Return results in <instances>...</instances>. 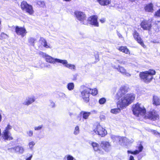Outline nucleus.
<instances>
[{
  "label": "nucleus",
  "instance_id": "f257e3e1",
  "mask_svg": "<svg viewBox=\"0 0 160 160\" xmlns=\"http://www.w3.org/2000/svg\"><path fill=\"white\" fill-rule=\"evenodd\" d=\"M135 95L133 93L127 94L118 102V106L123 108L128 105L134 100Z\"/></svg>",
  "mask_w": 160,
  "mask_h": 160
},
{
  "label": "nucleus",
  "instance_id": "f03ea898",
  "mask_svg": "<svg viewBox=\"0 0 160 160\" xmlns=\"http://www.w3.org/2000/svg\"><path fill=\"white\" fill-rule=\"evenodd\" d=\"M154 70L150 69L148 71L141 72L140 73V77L141 80L146 83L150 82L153 78L152 75L155 74Z\"/></svg>",
  "mask_w": 160,
  "mask_h": 160
},
{
  "label": "nucleus",
  "instance_id": "7ed1b4c3",
  "mask_svg": "<svg viewBox=\"0 0 160 160\" xmlns=\"http://www.w3.org/2000/svg\"><path fill=\"white\" fill-rule=\"evenodd\" d=\"M132 111L133 114L136 116H138L139 114L144 115L146 112V110L143 106L138 103L133 105Z\"/></svg>",
  "mask_w": 160,
  "mask_h": 160
},
{
  "label": "nucleus",
  "instance_id": "20e7f679",
  "mask_svg": "<svg viewBox=\"0 0 160 160\" xmlns=\"http://www.w3.org/2000/svg\"><path fill=\"white\" fill-rule=\"evenodd\" d=\"M21 7L23 11H25L30 15H32L34 13L32 6L28 4L26 1H23L22 2Z\"/></svg>",
  "mask_w": 160,
  "mask_h": 160
},
{
  "label": "nucleus",
  "instance_id": "39448f33",
  "mask_svg": "<svg viewBox=\"0 0 160 160\" xmlns=\"http://www.w3.org/2000/svg\"><path fill=\"white\" fill-rule=\"evenodd\" d=\"M12 128L11 126L8 124L3 132L2 137L5 140H10L13 139V138L11 136V134L10 132V130Z\"/></svg>",
  "mask_w": 160,
  "mask_h": 160
},
{
  "label": "nucleus",
  "instance_id": "423d86ee",
  "mask_svg": "<svg viewBox=\"0 0 160 160\" xmlns=\"http://www.w3.org/2000/svg\"><path fill=\"white\" fill-rule=\"evenodd\" d=\"M74 13L77 19L80 21L83 24L86 25L87 24L86 16L84 12L77 11L75 12Z\"/></svg>",
  "mask_w": 160,
  "mask_h": 160
},
{
  "label": "nucleus",
  "instance_id": "0eeeda50",
  "mask_svg": "<svg viewBox=\"0 0 160 160\" xmlns=\"http://www.w3.org/2000/svg\"><path fill=\"white\" fill-rule=\"evenodd\" d=\"M111 138L113 142H118L119 144L121 145H125V141L128 140V138L126 137H121L114 135H112L111 136Z\"/></svg>",
  "mask_w": 160,
  "mask_h": 160
},
{
  "label": "nucleus",
  "instance_id": "6e6552de",
  "mask_svg": "<svg viewBox=\"0 0 160 160\" xmlns=\"http://www.w3.org/2000/svg\"><path fill=\"white\" fill-rule=\"evenodd\" d=\"M91 90V88H86L81 92V97L86 102L89 101V94L91 93L90 91Z\"/></svg>",
  "mask_w": 160,
  "mask_h": 160
},
{
  "label": "nucleus",
  "instance_id": "1a4fd4ad",
  "mask_svg": "<svg viewBox=\"0 0 160 160\" xmlns=\"http://www.w3.org/2000/svg\"><path fill=\"white\" fill-rule=\"evenodd\" d=\"M93 132L96 134L101 137H103L107 134L106 130L99 125H97L96 128L94 130Z\"/></svg>",
  "mask_w": 160,
  "mask_h": 160
},
{
  "label": "nucleus",
  "instance_id": "9d476101",
  "mask_svg": "<svg viewBox=\"0 0 160 160\" xmlns=\"http://www.w3.org/2000/svg\"><path fill=\"white\" fill-rule=\"evenodd\" d=\"M128 87L123 86L121 87L116 95V98L119 99L128 92Z\"/></svg>",
  "mask_w": 160,
  "mask_h": 160
},
{
  "label": "nucleus",
  "instance_id": "9b49d317",
  "mask_svg": "<svg viewBox=\"0 0 160 160\" xmlns=\"http://www.w3.org/2000/svg\"><path fill=\"white\" fill-rule=\"evenodd\" d=\"M90 144L92 146L94 151L98 153L102 154L104 153L103 151L100 148L99 144L96 142L92 141H89Z\"/></svg>",
  "mask_w": 160,
  "mask_h": 160
},
{
  "label": "nucleus",
  "instance_id": "f8f14e48",
  "mask_svg": "<svg viewBox=\"0 0 160 160\" xmlns=\"http://www.w3.org/2000/svg\"><path fill=\"white\" fill-rule=\"evenodd\" d=\"M15 31L18 35H21L22 38L25 36L27 33V32L24 28L19 27L18 26L15 27Z\"/></svg>",
  "mask_w": 160,
  "mask_h": 160
},
{
  "label": "nucleus",
  "instance_id": "ddd939ff",
  "mask_svg": "<svg viewBox=\"0 0 160 160\" xmlns=\"http://www.w3.org/2000/svg\"><path fill=\"white\" fill-rule=\"evenodd\" d=\"M98 18L97 16L93 15L88 18V21L91 25L95 27H98L99 24L98 22Z\"/></svg>",
  "mask_w": 160,
  "mask_h": 160
},
{
  "label": "nucleus",
  "instance_id": "4468645a",
  "mask_svg": "<svg viewBox=\"0 0 160 160\" xmlns=\"http://www.w3.org/2000/svg\"><path fill=\"white\" fill-rule=\"evenodd\" d=\"M8 150L10 152H12L13 151L16 153L20 154H22L24 151L23 147L20 145H18L13 148H8Z\"/></svg>",
  "mask_w": 160,
  "mask_h": 160
},
{
  "label": "nucleus",
  "instance_id": "2eb2a0df",
  "mask_svg": "<svg viewBox=\"0 0 160 160\" xmlns=\"http://www.w3.org/2000/svg\"><path fill=\"white\" fill-rule=\"evenodd\" d=\"M132 34L135 39L142 46L144 47V45L143 41L139 35V33L136 30H134Z\"/></svg>",
  "mask_w": 160,
  "mask_h": 160
},
{
  "label": "nucleus",
  "instance_id": "dca6fc26",
  "mask_svg": "<svg viewBox=\"0 0 160 160\" xmlns=\"http://www.w3.org/2000/svg\"><path fill=\"white\" fill-rule=\"evenodd\" d=\"M60 63L62 64L64 67L70 69L72 71H75L76 70L75 66L74 64L68 63L67 60H62Z\"/></svg>",
  "mask_w": 160,
  "mask_h": 160
},
{
  "label": "nucleus",
  "instance_id": "f3484780",
  "mask_svg": "<svg viewBox=\"0 0 160 160\" xmlns=\"http://www.w3.org/2000/svg\"><path fill=\"white\" fill-rule=\"evenodd\" d=\"M102 148L106 152H109L111 149V147L110 143L106 141H102L100 144Z\"/></svg>",
  "mask_w": 160,
  "mask_h": 160
},
{
  "label": "nucleus",
  "instance_id": "a211bd4d",
  "mask_svg": "<svg viewBox=\"0 0 160 160\" xmlns=\"http://www.w3.org/2000/svg\"><path fill=\"white\" fill-rule=\"evenodd\" d=\"M112 67L113 68L117 69L118 71L119 72L122 74L125 75L128 77H130L131 76V75L126 70L122 67L120 66V65H118L117 67L115 65H112Z\"/></svg>",
  "mask_w": 160,
  "mask_h": 160
},
{
  "label": "nucleus",
  "instance_id": "6ab92c4d",
  "mask_svg": "<svg viewBox=\"0 0 160 160\" xmlns=\"http://www.w3.org/2000/svg\"><path fill=\"white\" fill-rule=\"evenodd\" d=\"M141 27L144 30H149L151 27V23L146 20L142 21L141 23Z\"/></svg>",
  "mask_w": 160,
  "mask_h": 160
},
{
  "label": "nucleus",
  "instance_id": "aec40b11",
  "mask_svg": "<svg viewBox=\"0 0 160 160\" xmlns=\"http://www.w3.org/2000/svg\"><path fill=\"white\" fill-rule=\"evenodd\" d=\"M45 58L47 62L52 63H54L55 62L60 63L61 60L59 59L54 58L48 54Z\"/></svg>",
  "mask_w": 160,
  "mask_h": 160
},
{
  "label": "nucleus",
  "instance_id": "412c9836",
  "mask_svg": "<svg viewBox=\"0 0 160 160\" xmlns=\"http://www.w3.org/2000/svg\"><path fill=\"white\" fill-rule=\"evenodd\" d=\"M148 117L151 120H155L158 118V115L154 110H153L148 113Z\"/></svg>",
  "mask_w": 160,
  "mask_h": 160
},
{
  "label": "nucleus",
  "instance_id": "4be33fe9",
  "mask_svg": "<svg viewBox=\"0 0 160 160\" xmlns=\"http://www.w3.org/2000/svg\"><path fill=\"white\" fill-rule=\"evenodd\" d=\"M137 148L138 150H136L134 151L128 150L127 151L128 153H131L133 155H137L142 151L143 149V146L141 144H140L137 147Z\"/></svg>",
  "mask_w": 160,
  "mask_h": 160
},
{
  "label": "nucleus",
  "instance_id": "5701e85b",
  "mask_svg": "<svg viewBox=\"0 0 160 160\" xmlns=\"http://www.w3.org/2000/svg\"><path fill=\"white\" fill-rule=\"evenodd\" d=\"M35 101V97L34 96H31L27 98L23 102V104L25 105L28 106Z\"/></svg>",
  "mask_w": 160,
  "mask_h": 160
},
{
  "label": "nucleus",
  "instance_id": "b1692460",
  "mask_svg": "<svg viewBox=\"0 0 160 160\" xmlns=\"http://www.w3.org/2000/svg\"><path fill=\"white\" fill-rule=\"evenodd\" d=\"M153 5L151 3L146 5L144 7L145 10L148 12H153Z\"/></svg>",
  "mask_w": 160,
  "mask_h": 160
},
{
  "label": "nucleus",
  "instance_id": "393cba45",
  "mask_svg": "<svg viewBox=\"0 0 160 160\" xmlns=\"http://www.w3.org/2000/svg\"><path fill=\"white\" fill-rule=\"evenodd\" d=\"M97 1L102 6H107L111 3V0H97Z\"/></svg>",
  "mask_w": 160,
  "mask_h": 160
},
{
  "label": "nucleus",
  "instance_id": "a878e982",
  "mask_svg": "<svg viewBox=\"0 0 160 160\" xmlns=\"http://www.w3.org/2000/svg\"><path fill=\"white\" fill-rule=\"evenodd\" d=\"M40 41L41 42V44L45 47L47 48H51L49 45L47 44V42L44 38L41 37L40 39Z\"/></svg>",
  "mask_w": 160,
  "mask_h": 160
},
{
  "label": "nucleus",
  "instance_id": "bb28decb",
  "mask_svg": "<svg viewBox=\"0 0 160 160\" xmlns=\"http://www.w3.org/2000/svg\"><path fill=\"white\" fill-rule=\"evenodd\" d=\"M91 112L85 111H82L80 113V115L82 116L84 119H86L88 118L89 116L90 115Z\"/></svg>",
  "mask_w": 160,
  "mask_h": 160
},
{
  "label": "nucleus",
  "instance_id": "cd10ccee",
  "mask_svg": "<svg viewBox=\"0 0 160 160\" xmlns=\"http://www.w3.org/2000/svg\"><path fill=\"white\" fill-rule=\"evenodd\" d=\"M118 50L127 54H130V52L128 49L126 47L121 46L118 48Z\"/></svg>",
  "mask_w": 160,
  "mask_h": 160
},
{
  "label": "nucleus",
  "instance_id": "c85d7f7f",
  "mask_svg": "<svg viewBox=\"0 0 160 160\" xmlns=\"http://www.w3.org/2000/svg\"><path fill=\"white\" fill-rule=\"evenodd\" d=\"M118 108L112 109L111 110L110 112L113 114H117L119 113L121 110L120 108L122 109L123 108H121L118 106V102L117 103Z\"/></svg>",
  "mask_w": 160,
  "mask_h": 160
},
{
  "label": "nucleus",
  "instance_id": "c756f323",
  "mask_svg": "<svg viewBox=\"0 0 160 160\" xmlns=\"http://www.w3.org/2000/svg\"><path fill=\"white\" fill-rule=\"evenodd\" d=\"M153 103L156 105H160V99L157 96H153Z\"/></svg>",
  "mask_w": 160,
  "mask_h": 160
},
{
  "label": "nucleus",
  "instance_id": "7c9ffc66",
  "mask_svg": "<svg viewBox=\"0 0 160 160\" xmlns=\"http://www.w3.org/2000/svg\"><path fill=\"white\" fill-rule=\"evenodd\" d=\"M74 87V84L73 82H69L67 85V88L69 91L73 90Z\"/></svg>",
  "mask_w": 160,
  "mask_h": 160
},
{
  "label": "nucleus",
  "instance_id": "2f4dec72",
  "mask_svg": "<svg viewBox=\"0 0 160 160\" xmlns=\"http://www.w3.org/2000/svg\"><path fill=\"white\" fill-rule=\"evenodd\" d=\"M36 39L34 38L30 37L28 40V42L30 45L34 46V43Z\"/></svg>",
  "mask_w": 160,
  "mask_h": 160
},
{
  "label": "nucleus",
  "instance_id": "473e14b6",
  "mask_svg": "<svg viewBox=\"0 0 160 160\" xmlns=\"http://www.w3.org/2000/svg\"><path fill=\"white\" fill-rule=\"evenodd\" d=\"M63 160H76L72 156L68 155L65 156Z\"/></svg>",
  "mask_w": 160,
  "mask_h": 160
},
{
  "label": "nucleus",
  "instance_id": "72a5a7b5",
  "mask_svg": "<svg viewBox=\"0 0 160 160\" xmlns=\"http://www.w3.org/2000/svg\"><path fill=\"white\" fill-rule=\"evenodd\" d=\"M80 132V129L78 126H77L75 128L73 133L75 135H78Z\"/></svg>",
  "mask_w": 160,
  "mask_h": 160
},
{
  "label": "nucleus",
  "instance_id": "f704fd0d",
  "mask_svg": "<svg viewBox=\"0 0 160 160\" xmlns=\"http://www.w3.org/2000/svg\"><path fill=\"white\" fill-rule=\"evenodd\" d=\"M106 102V99L104 98H100L98 101V102L100 104H103L105 103Z\"/></svg>",
  "mask_w": 160,
  "mask_h": 160
},
{
  "label": "nucleus",
  "instance_id": "c9c22d12",
  "mask_svg": "<svg viewBox=\"0 0 160 160\" xmlns=\"http://www.w3.org/2000/svg\"><path fill=\"white\" fill-rule=\"evenodd\" d=\"M91 94L93 96H95L98 94V91L96 88L91 89Z\"/></svg>",
  "mask_w": 160,
  "mask_h": 160
},
{
  "label": "nucleus",
  "instance_id": "e433bc0d",
  "mask_svg": "<svg viewBox=\"0 0 160 160\" xmlns=\"http://www.w3.org/2000/svg\"><path fill=\"white\" fill-rule=\"evenodd\" d=\"M37 3L41 7H43L45 5V3L44 2L42 1H38Z\"/></svg>",
  "mask_w": 160,
  "mask_h": 160
},
{
  "label": "nucleus",
  "instance_id": "4c0bfd02",
  "mask_svg": "<svg viewBox=\"0 0 160 160\" xmlns=\"http://www.w3.org/2000/svg\"><path fill=\"white\" fill-rule=\"evenodd\" d=\"M35 142L34 141H32L28 143V146L29 147V148L31 149H32L33 148V146L35 145Z\"/></svg>",
  "mask_w": 160,
  "mask_h": 160
},
{
  "label": "nucleus",
  "instance_id": "58836bf2",
  "mask_svg": "<svg viewBox=\"0 0 160 160\" xmlns=\"http://www.w3.org/2000/svg\"><path fill=\"white\" fill-rule=\"evenodd\" d=\"M43 127V125H41L34 127V129L35 131H38L41 130Z\"/></svg>",
  "mask_w": 160,
  "mask_h": 160
},
{
  "label": "nucleus",
  "instance_id": "ea45409f",
  "mask_svg": "<svg viewBox=\"0 0 160 160\" xmlns=\"http://www.w3.org/2000/svg\"><path fill=\"white\" fill-rule=\"evenodd\" d=\"M26 133L28 136L29 137H32L33 135V131L32 130L27 131Z\"/></svg>",
  "mask_w": 160,
  "mask_h": 160
},
{
  "label": "nucleus",
  "instance_id": "a19ab883",
  "mask_svg": "<svg viewBox=\"0 0 160 160\" xmlns=\"http://www.w3.org/2000/svg\"><path fill=\"white\" fill-rule=\"evenodd\" d=\"M1 37L2 39H8V35L3 32H2L1 33Z\"/></svg>",
  "mask_w": 160,
  "mask_h": 160
},
{
  "label": "nucleus",
  "instance_id": "79ce46f5",
  "mask_svg": "<svg viewBox=\"0 0 160 160\" xmlns=\"http://www.w3.org/2000/svg\"><path fill=\"white\" fill-rule=\"evenodd\" d=\"M38 54L39 55H40L41 56L43 57L44 58L47 55V54L41 51L39 52L38 53Z\"/></svg>",
  "mask_w": 160,
  "mask_h": 160
},
{
  "label": "nucleus",
  "instance_id": "37998d69",
  "mask_svg": "<svg viewBox=\"0 0 160 160\" xmlns=\"http://www.w3.org/2000/svg\"><path fill=\"white\" fill-rule=\"evenodd\" d=\"M94 54H95L94 56H95V59L96 60V62H97L99 61V55L98 54V52H95Z\"/></svg>",
  "mask_w": 160,
  "mask_h": 160
},
{
  "label": "nucleus",
  "instance_id": "c03bdc74",
  "mask_svg": "<svg viewBox=\"0 0 160 160\" xmlns=\"http://www.w3.org/2000/svg\"><path fill=\"white\" fill-rule=\"evenodd\" d=\"M133 141L134 140L132 139H128L127 141H125L126 143H125V145L131 143H132Z\"/></svg>",
  "mask_w": 160,
  "mask_h": 160
},
{
  "label": "nucleus",
  "instance_id": "a18cd8bd",
  "mask_svg": "<svg viewBox=\"0 0 160 160\" xmlns=\"http://www.w3.org/2000/svg\"><path fill=\"white\" fill-rule=\"evenodd\" d=\"M50 104L49 106L51 108H55V104L52 101H50Z\"/></svg>",
  "mask_w": 160,
  "mask_h": 160
},
{
  "label": "nucleus",
  "instance_id": "49530a36",
  "mask_svg": "<svg viewBox=\"0 0 160 160\" xmlns=\"http://www.w3.org/2000/svg\"><path fill=\"white\" fill-rule=\"evenodd\" d=\"M155 16L160 17V9L155 12Z\"/></svg>",
  "mask_w": 160,
  "mask_h": 160
},
{
  "label": "nucleus",
  "instance_id": "de8ad7c7",
  "mask_svg": "<svg viewBox=\"0 0 160 160\" xmlns=\"http://www.w3.org/2000/svg\"><path fill=\"white\" fill-rule=\"evenodd\" d=\"M155 23L157 26L158 28H160V21H156L155 22Z\"/></svg>",
  "mask_w": 160,
  "mask_h": 160
},
{
  "label": "nucleus",
  "instance_id": "09e8293b",
  "mask_svg": "<svg viewBox=\"0 0 160 160\" xmlns=\"http://www.w3.org/2000/svg\"><path fill=\"white\" fill-rule=\"evenodd\" d=\"M32 157V155H31L28 158H26V160H31Z\"/></svg>",
  "mask_w": 160,
  "mask_h": 160
},
{
  "label": "nucleus",
  "instance_id": "8fccbe9b",
  "mask_svg": "<svg viewBox=\"0 0 160 160\" xmlns=\"http://www.w3.org/2000/svg\"><path fill=\"white\" fill-rule=\"evenodd\" d=\"M152 132L155 135H157L159 134V133L157 132V131L154 130H152Z\"/></svg>",
  "mask_w": 160,
  "mask_h": 160
},
{
  "label": "nucleus",
  "instance_id": "3c124183",
  "mask_svg": "<svg viewBox=\"0 0 160 160\" xmlns=\"http://www.w3.org/2000/svg\"><path fill=\"white\" fill-rule=\"evenodd\" d=\"M100 21L102 23H103L105 21V18H102L100 20Z\"/></svg>",
  "mask_w": 160,
  "mask_h": 160
},
{
  "label": "nucleus",
  "instance_id": "603ef678",
  "mask_svg": "<svg viewBox=\"0 0 160 160\" xmlns=\"http://www.w3.org/2000/svg\"><path fill=\"white\" fill-rule=\"evenodd\" d=\"M117 35L119 38H123V37L122 36V35L118 32Z\"/></svg>",
  "mask_w": 160,
  "mask_h": 160
},
{
  "label": "nucleus",
  "instance_id": "864d4df0",
  "mask_svg": "<svg viewBox=\"0 0 160 160\" xmlns=\"http://www.w3.org/2000/svg\"><path fill=\"white\" fill-rule=\"evenodd\" d=\"M60 94L61 95H60L63 98L65 97L66 96L65 94L63 93H60Z\"/></svg>",
  "mask_w": 160,
  "mask_h": 160
},
{
  "label": "nucleus",
  "instance_id": "5fc2aeb1",
  "mask_svg": "<svg viewBox=\"0 0 160 160\" xmlns=\"http://www.w3.org/2000/svg\"><path fill=\"white\" fill-rule=\"evenodd\" d=\"M129 160H134L133 157L131 155L130 157Z\"/></svg>",
  "mask_w": 160,
  "mask_h": 160
},
{
  "label": "nucleus",
  "instance_id": "6e6d98bb",
  "mask_svg": "<svg viewBox=\"0 0 160 160\" xmlns=\"http://www.w3.org/2000/svg\"><path fill=\"white\" fill-rule=\"evenodd\" d=\"M69 115H70V116H71L72 115V114L71 112H69Z\"/></svg>",
  "mask_w": 160,
  "mask_h": 160
},
{
  "label": "nucleus",
  "instance_id": "4d7b16f0",
  "mask_svg": "<svg viewBox=\"0 0 160 160\" xmlns=\"http://www.w3.org/2000/svg\"><path fill=\"white\" fill-rule=\"evenodd\" d=\"M129 0L132 2H133L135 1V0Z\"/></svg>",
  "mask_w": 160,
  "mask_h": 160
},
{
  "label": "nucleus",
  "instance_id": "13d9d810",
  "mask_svg": "<svg viewBox=\"0 0 160 160\" xmlns=\"http://www.w3.org/2000/svg\"><path fill=\"white\" fill-rule=\"evenodd\" d=\"M81 120V118H80V119H79V120Z\"/></svg>",
  "mask_w": 160,
  "mask_h": 160
},
{
  "label": "nucleus",
  "instance_id": "bf43d9fd",
  "mask_svg": "<svg viewBox=\"0 0 160 160\" xmlns=\"http://www.w3.org/2000/svg\"><path fill=\"white\" fill-rule=\"evenodd\" d=\"M159 78H160V77H159Z\"/></svg>",
  "mask_w": 160,
  "mask_h": 160
}]
</instances>
